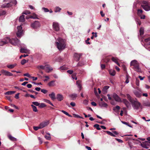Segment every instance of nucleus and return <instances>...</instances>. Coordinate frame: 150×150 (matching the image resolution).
Wrapping results in <instances>:
<instances>
[{
	"label": "nucleus",
	"instance_id": "1",
	"mask_svg": "<svg viewBox=\"0 0 150 150\" xmlns=\"http://www.w3.org/2000/svg\"><path fill=\"white\" fill-rule=\"evenodd\" d=\"M55 45L59 50L62 51L65 48V41L63 39L59 38L56 41Z\"/></svg>",
	"mask_w": 150,
	"mask_h": 150
},
{
	"label": "nucleus",
	"instance_id": "2",
	"mask_svg": "<svg viewBox=\"0 0 150 150\" xmlns=\"http://www.w3.org/2000/svg\"><path fill=\"white\" fill-rule=\"evenodd\" d=\"M131 66H133L134 69L137 72H140L141 70L139 67V64L135 60L132 61L130 64Z\"/></svg>",
	"mask_w": 150,
	"mask_h": 150
},
{
	"label": "nucleus",
	"instance_id": "3",
	"mask_svg": "<svg viewBox=\"0 0 150 150\" xmlns=\"http://www.w3.org/2000/svg\"><path fill=\"white\" fill-rule=\"evenodd\" d=\"M10 41L9 43H10L13 45H17L18 46H21V47H22L23 45H24L23 44H21L20 41L16 38H13L12 39L10 38Z\"/></svg>",
	"mask_w": 150,
	"mask_h": 150
},
{
	"label": "nucleus",
	"instance_id": "4",
	"mask_svg": "<svg viewBox=\"0 0 150 150\" xmlns=\"http://www.w3.org/2000/svg\"><path fill=\"white\" fill-rule=\"evenodd\" d=\"M17 3V2L16 0H13L12 1H10L9 3L3 4L1 6V7L3 8H9L11 7L13 5H16Z\"/></svg>",
	"mask_w": 150,
	"mask_h": 150
},
{
	"label": "nucleus",
	"instance_id": "5",
	"mask_svg": "<svg viewBox=\"0 0 150 150\" xmlns=\"http://www.w3.org/2000/svg\"><path fill=\"white\" fill-rule=\"evenodd\" d=\"M142 7L146 11H148L150 10V3L146 1H144L141 5Z\"/></svg>",
	"mask_w": 150,
	"mask_h": 150
},
{
	"label": "nucleus",
	"instance_id": "6",
	"mask_svg": "<svg viewBox=\"0 0 150 150\" xmlns=\"http://www.w3.org/2000/svg\"><path fill=\"white\" fill-rule=\"evenodd\" d=\"M131 104L134 109H138L140 106V103L136 100H134L131 103Z\"/></svg>",
	"mask_w": 150,
	"mask_h": 150
},
{
	"label": "nucleus",
	"instance_id": "7",
	"mask_svg": "<svg viewBox=\"0 0 150 150\" xmlns=\"http://www.w3.org/2000/svg\"><path fill=\"white\" fill-rule=\"evenodd\" d=\"M40 25L38 21H35L31 24V26L33 29L37 30L40 27Z\"/></svg>",
	"mask_w": 150,
	"mask_h": 150
},
{
	"label": "nucleus",
	"instance_id": "8",
	"mask_svg": "<svg viewBox=\"0 0 150 150\" xmlns=\"http://www.w3.org/2000/svg\"><path fill=\"white\" fill-rule=\"evenodd\" d=\"M17 28L18 30V32L16 33L17 36L19 38L21 37L23 33L22 27L21 25L18 26Z\"/></svg>",
	"mask_w": 150,
	"mask_h": 150
},
{
	"label": "nucleus",
	"instance_id": "9",
	"mask_svg": "<svg viewBox=\"0 0 150 150\" xmlns=\"http://www.w3.org/2000/svg\"><path fill=\"white\" fill-rule=\"evenodd\" d=\"M10 41L9 38L6 37L4 38L3 40H0V46H2L8 43Z\"/></svg>",
	"mask_w": 150,
	"mask_h": 150
},
{
	"label": "nucleus",
	"instance_id": "10",
	"mask_svg": "<svg viewBox=\"0 0 150 150\" xmlns=\"http://www.w3.org/2000/svg\"><path fill=\"white\" fill-rule=\"evenodd\" d=\"M53 27L54 30L58 31L59 30V27L58 23L57 22H54L53 23Z\"/></svg>",
	"mask_w": 150,
	"mask_h": 150
},
{
	"label": "nucleus",
	"instance_id": "11",
	"mask_svg": "<svg viewBox=\"0 0 150 150\" xmlns=\"http://www.w3.org/2000/svg\"><path fill=\"white\" fill-rule=\"evenodd\" d=\"M1 72L3 75L6 76H11L13 75L12 73L5 70H1Z\"/></svg>",
	"mask_w": 150,
	"mask_h": 150
},
{
	"label": "nucleus",
	"instance_id": "12",
	"mask_svg": "<svg viewBox=\"0 0 150 150\" xmlns=\"http://www.w3.org/2000/svg\"><path fill=\"white\" fill-rule=\"evenodd\" d=\"M113 97L116 101L118 102L121 101V99L116 93H114L113 94Z\"/></svg>",
	"mask_w": 150,
	"mask_h": 150
},
{
	"label": "nucleus",
	"instance_id": "13",
	"mask_svg": "<svg viewBox=\"0 0 150 150\" xmlns=\"http://www.w3.org/2000/svg\"><path fill=\"white\" fill-rule=\"evenodd\" d=\"M56 98L58 100L61 101L64 99V96L62 94L58 93L57 95Z\"/></svg>",
	"mask_w": 150,
	"mask_h": 150
},
{
	"label": "nucleus",
	"instance_id": "14",
	"mask_svg": "<svg viewBox=\"0 0 150 150\" xmlns=\"http://www.w3.org/2000/svg\"><path fill=\"white\" fill-rule=\"evenodd\" d=\"M53 70L52 68L49 65H46L45 71L46 72L49 73Z\"/></svg>",
	"mask_w": 150,
	"mask_h": 150
},
{
	"label": "nucleus",
	"instance_id": "15",
	"mask_svg": "<svg viewBox=\"0 0 150 150\" xmlns=\"http://www.w3.org/2000/svg\"><path fill=\"white\" fill-rule=\"evenodd\" d=\"M48 122H43L41 123L39 125L40 128L41 129L45 127L48 125Z\"/></svg>",
	"mask_w": 150,
	"mask_h": 150
},
{
	"label": "nucleus",
	"instance_id": "16",
	"mask_svg": "<svg viewBox=\"0 0 150 150\" xmlns=\"http://www.w3.org/2000/svg\"><path fill=\"white\" fill-rule=\"evenodd\" d=\"M56 81L55 80H53L48 83V85L50 87H52L56 86V83H55Z\"/></svg>",
	"mask_w": 150,
	"mask_h": 150
},
{
	"label": "nucleus",
	"instance_id": "17",
	"mask_svg": "<svg viewBox=\"0 0 150 150\" xmlns=\"http://www.w3.org/2000/svg\"><path fill=\"white\" fill-rule=\"evenodd\" d=\"M99 106L101 107L107 108L108 106L107 104L103 102H100L99 103Z\"/></svg>",
	"mask_w": 150,
	"mask_h": 150
},
{
	"label": "nucleus",
	"instance_id": "18",
	"mask_svg": "<svg viewBox=\"0 0 150 150\" xmlns=\"http://www.w3.org/2000/svg\"><path fill=\"white\" fill-rule=\"evenodd\" d=\"M81 54L75 53L74 54V57L75 58V60L77 61L79 60V58Z\"/></svg>",
	"mask_w": 150,
	"mask_h": 150
},
{
	"label": "nucleus",
	"instance_id": "19",
	"mask_svg": "<svg viewBox=\"0 0 150 150\" xmlns=\"http://www.w3.org/2000/svg\"><path fill=\"white\" fill-rule=\"evenodd\" d=\"M112 60L115 63H116L118 66H120V64L118 62L119 59L116 57H112Z\"/></svg>",
	"mask_w": 150,
	"mask_h": 150
},
{
	"label": "nucleus",
	"instance_id": "20",
	"mask_svg": "<svg viewBox=\"0 0 150 150\" xmlns=\"http://www.w3.org/2000/svg\"><path fill=\"white\" fill-rule=\"evenodd\" d=\"M26 18L27 19H28L29 18H38L37 15L35 13H34L33 14V16H26Z\"/></svg>",
	"mask_w": 150,
	"mask_h": 150
},
{
	"label": "nucleus",
	"instance_id": "21",
	"mask_svg": "<svg viewBox=\"0 0 150 150\" xmlns=\"http://www.w3.org/2000/svg\"><path fill=\"white\" fill-rule=\"evenodd\" d=\"M62 8L58 6H56L55 7L54 11L55 13L60 12L61 11Z\"/></svg>",
	"mask_w": 150,
	"mask_h": 150
},
{
	"label": "nucleus",
	"instance_id": "22",
	"mask_svg": "<svg viewBox=\"0 0 150 150\" xmlns=\"http://www.w3.org/2000/svg\"><path fill=\"white\" fill-rule=\"evenodd\" d=\"M20 52L21 53H27L29 52V50L25 47L21 48Z\"/></svg>",
	"mask_w": 150,
	"mask_h": 150
},
{
	"label": "nucleus",
	"instance_id": "23",
	"mask_svg": "<svg viewBox=\"0 0 150 150\" xmlns=\"http://www.w3.org/2000/svg\"><path fill=\"white\" fill-rule=\"evenodd\" d=\"M123 102L125 104L127 108H129L130 106V105L128 101L125 99H123L122 100Z\"/></svg>",
	"mask_w": 150,
	"mask_h": 150
},
{
	"label": "nucleus",
	"instance_id": "24",
	"mask_svg": "<svg viewBox=\"0 0 150 150\" xmlns=\"http://www.w3.org/2000/svg\"><path fill=\"white\" fill-rule=\"evenodd\" d=\"M49 96L50 97L52 100H54L56 98H55V94L54 92H52L51 93L49 94Z\"/></svg>",
	"mask_w": 150,
	"mask_h": 150
},
{
	"label": "nucleus",
	"instance_id": "25",
	"mask_svg": "<svg viewBox=\"0 0 150 150\" xmlns=\"http://www.w3.org/2000/svg\"><path fill=\"white\" fill-rule=\"evenodd\" d=\"M134 93L135 95L137 97H140L141 96V93L138 91H135Z\"/></svg>",
	"mask_w": 150,
	"mask_h": 150
},
{
	"label": "nucleus",
	"instance_id": "26",
	"mask_svg": "<svg viewBox=\"0 0 150 150\" xmlns=\"http://www.w3.org/2000/svg\"><path fill=\"white\" fill-rule=\"evenodd\" d=\"M45 137L47 140H50L51 139L50 134L49 133H47L45 136Z\"/></svg>",
	"mask_w": 150,
	"mask_h": 150
},
{
	"label": "nucleus",
	"instance_id": "27",
	"mask_svg": "<svg viewBox=\"0 0 150 150\" xmlns=\"http://www.w3.org/2000/svg\"><path fill=\"white\" fill-rule=\"evenodd\" d=\"M110 74L112 76H114L115 74V70L110 69L109 70Z\"/></svg>",
	"mask_w": 150,
	"mask_h": 150
},
{
	"label": "nucleus",
	"instance_id": "28",
	"mask_svg": "<svg viewBox=\"0 0 150 150\" xmlns=\"http://www.w3.org/2000/svg\"><path fill=\"white\" fill-rule=\"evenodd\" d=\"M45 66H45L43 65H40L37 66V67L38 69H45Z\"/></svg>",
	"mask_w": 150,
	"mask_h": 150
},
{
	"label": "nucleus",
	"instance_id": "29",
	"mask_svg": "<svg viewBox=\"0 0 150 150\" xmlns=\"http://www.w3.org/2000/svg\"><path fill=\"white\" fill-rule=\"evenodd\" d=\"M24 16H25L24 15H22L19 18L20 22H23L25 21V19Z\"/></svg>",
	"mask_w": 150,
	"mask_h": 150
},
{
	"label": "nucleus",
	"instance_id": "30",
	"mask_svg": "<svg viewBox=\"0 0 150 150\" xmlns=\"http://www.w3.org/2000/svg\"><path fill=\"white\" fill-rule=\"evenodd\" d=\"M70 97L72 98L73 100H74L77 97V95L76 94L74 93L70 95Z\"/></svg>",
	"mask_w": 150,
	"mask_h": 150
},
{
	"label": "nucleus",
	"instance_id": "31",
	"mask_svg": "<svg viewBox=\"0 0 150 150\" xmlns=\"http://www.w3.org/2000/svg\"><path fill=\"white\" fill-rule=\"evenodd\" d=\"M15 91H8L4 93L5 95H10L15 93Z\"/></svg>",
	"mask_w": 150,
	"mask_h": 150
},
{
	"label": "nucleus",
	"instance_id": "32",
	"mask_svg": "<svg viewBox=\"0 0 150 150\" xmlns=\"http://www.w3.org/2000/svg\"><path fill=\"white\" fill-rule=\"evenodd\" d=\"M80 81L78 80L76 81V84L77 85L78 88H79V90H81V85L80 84Z\"/></svg>",
	"mask_w": 150,
	"mask_h": 150
},
{
	"label": "nucleus",
	"instance_id": "33",
	"mask_svg": "<svg viewBox=\"0 0 150 150\" xmlns=\"http://www.w3.org/2000/svg\"><path fill=\"white\" fill-rule=\"evenodd\" d=\"M126 96L127 98L131 103L134 100L132 99L130 95L129 94H127Z\"/></svg>",
	"mask_w": 150,
	"mask_h": 150
},
{
	"label": "nucleus",
	"instance_id": "34",
	"mask_svg": "<svg viewBox=\"0 0 150 150\" xmlns=\"http://www.w3.org/2000/svg\"><path fill=\"white\" fill-rule=\"evenodd\" d=\"M8 138L10 139L13 141H17V139L15 137H12L11 135H9L8 136Z\"/></svg>",
	"mask_w": 150,
	"mask_h": 150
},
{
	"label": "nucleus",
	"instance_id": "35",
	"mask_svg": "<svg viewBox=\"0 0 150 150\" xmlns=\"http://www.w3.org/2000/svg\"><path fill=\"white\" fill-rule=\"evenodd\" d=\"M109 88V86H104L103 89V91L105 92L106 93L107 92V90Z\"/></svg>",
	"mask_w": 150,
	"mask_h": 150
},
{
	"label": "nucleus",
	"instance_id": "36",
	"mask_svg": "<svg viewBox=\"0 0 150 150\" xmlns=\"http://www.w3.org/2000/svg\"><path fill=\"white\" fill-rule=\"evenodd\" d=\"M16 64H11L9 65H7V67L9 69H12L13 68Z\"/></svg>",
	"mask_w": 150,
	"mask_h": 150
},
{
	"label": "nucleus",
	"instance_id": "37",
	"mask_svg": "<svg viewBox=\"0 0 150 150\" xmlns=\"http://www.w3.org/2000/svg\"><path fill=\"white\" fill-rule=\"evenodd\" d=\"M31 106L33 109L34 111L35 112H37L38 111L37 108L36 106L33 105H31Z\"/></svg>",
	"mask_w": 150,
	"mask_h": 150
},
{
	"label": "nucleus",
	"instance_id": "38",
	"mask_svg": "<svg viewBox=\"0 0 150 150\" xmlns=\"http://www.w3.org/2000/svg\"><path fill=\"white\" fill-rule=\"evenodd\" d=\"M105 132L109 135L111 136H112V137H115V135L113 133L111 132H110L109 131H106Z\"/></svg>",
	"mask_w": 150,
	"mask_h": 150
},
{
	"label": "nucleus",
	"instance_id": "39",
	"mask_svg": "<svg viewBox=\"0 0 150 150\" xmlns=\"http://www.w3.org/2000/svg\"><path fill=\"white\" fill-rule=\"evenodd\" d=\"M99 127V125L97 124H96L94 125V127L96 128L98 130H100L101 129Z\"/></svg>",
	"mask_w": 150,
	"mask_h": 150
},
{
	"label": "nucleus",
	"instance_id": "40",
	"mask_svg": "<svg viewBox=\"0 0 150 150\" xmlns=\"http://www.w3.org/2000/svg\"><path fill=\"white\" fill-rule=\"evenodd\" d=\"M143 12V11L141 9H138L137 10V14L138 16H140L142 15V13Z\"/></svg>",
	"mask_w": 150,
	"mask_h": 150
},
{
	"label": "nucleus",
	"instance_id": "41",
	"mask_svg": "<svg viewBox=\"0 0 150 150\" xmlns=\"http://www.w3.org/2000/svg\"><path fill=\"white\" fill-rule=\"evenodd\" d=\"M46 106V105L44 103H41V104H40V105H39V107L40 108H44Z\"/></svg>",
	"mask_w": 150,
	"mask_h": 150
},
{
	"label": "nucleus",
	"instance_id": "42",
	"mask_svg": "<svg viewBox=\"0 0 150 150\" xmlns=\"http://www.w3.org/2000/svg\"><path fill=\"white\" fill-rule=\"evenodd\" d=\"M64 114H65L67 116H68L70 117H71V116L69 115V114L67 112L64 111L63 110H62L61 111Z\"/></svg>",
	"mask_w": 150,
	"mask_h": 150
},
{
	"label": "nucleus",
	"instance_id": "43",
	"mask_svg": "<svg viewBox=\"0 0 150 150\" xmlns=\"http://www.w3.org/2000/svg\"><path fill=\"white\" fill-rule=\"evenodd\" d=\"M6 13V12L4 11H0V16L5 15Z\"/></svg>",
	"mask_w": 150,
	"mask_h": 150
},
{
	"label": "nucleus",
	"instance_id": "44",
	"mask_svg": "<svg viewBox=\"0 0 150 150\" xmlns=\"http://www.w3.org/2000/svg\"><path fill=\"white\" fill-rule=\"evenodd\" d=\"M45 101L46 102H47L49 104H50V105H51L53 106L54 105L53 104L50 102V101L48 100H45Z\"/></svg>",
	"mask_w": 150,
	"mask_h": 150
},
{
	"label": "nucleus",
	"instance_id": "45",
	"mask_svg": "<svg viewBox=\"0 0 150 150\" xmlns=\"http://www.w3.org/2000/svg\"><path fill=\"white\" fill-rule=\"evenodd\" d=\"M129 76L127 75L126 76V81L125 83H128L129 82V80L128 79Z\"/></svg>",
	"mask_w": 150,
	"mask_h": 150
},
{
	"label": "nucleus",
	"instance_id": "46",
	"mask_svg": "<svg viewBox=\"0 0 150 150\" xmlns=\"http://www.w3.org/2000/svg\"><path fill=\"white\" fill-rule=\"evenodd\" d=\"M28 61H26V60L25 59H23L22 60L21 62V64L22 65H23L25 64L26 62H28Z\"/></svg>",
	"mask_w": 150,
	"mask_h": 150
},
{
	"label": "nucleus",
	"instance_id": "47",
	"mask_svg": "<svg viewBox=\"0 0 150 150\" xmlns=\"http://www.w3.org/2000/svg\"><path fill=\"white\" fill-rule=\"evenodd\" d=\"M42 9L45 12H47L49 11V10L48 8L45 7L42 8Z\"/></svg>",
	"mask_w": 150,
	"mask_h": 150
},
{
	"label": "nucleus",
	"instance_id": "48",
	"mask_svg": "<svg viewBox=\"0 0 150 150\" xmlns=\"http://www.w3.org/2000/svg\"><path fill=\"white\" fill-rule=\"evenodd\" d=\"M122 122L125 125H127V126H128L129 127H132L129 124V123L128 122H125L124 121H122Z\"/></svg>",
	"mask_w": 150,
	"mask_h": 150
},
{
	"label": "nucleus",
	"instance_id": "49",
	"mask_svg": "<svg viewBox=\"0 0 150 150\" xmlns=\"http://www.w3.org/2000/svg\"><path fill=\"white\" fill-rule=\"evenodd\" d=\"M140 34L141 35H142L144 33V29L143 28H141L139 30Z\"/></svg>",
	"mask_w": 150,
	"mask_h": 150
},
{
	"label": "nucleus",
	"instance_id": "50",
	"mask_svg": "<svg viewBox=\"0 0 150 150\" xmlns=\"http://www.w3.org/2000/svg\"><path fill=\"white\" fill-rule=\"evenodd\" d=\"M32 103L34 105L36 106H39L40 105V103L37 102H32Z\"/></svg>",
	"mask_w": 150,
	"mask_h": 150
},
{
	"label": "nucleus",
	"instance_id": "51",
	"mask_svg": "<svg viewBox=\"0 0 150 150\" xmlns=\"http://www.w3.org/2000/svg\"><path fill=\"white\" fill-rule=\"evenodd\" d=\"M120 109V107L119 106L117 105L115 107H114L113 108V110L114 111H115L116 110H119Z\"/></svg>",
	"mask_w": 150,
	"mask_h": 150
},
{
	"label": "nucleus",
	"instance_id": "52",
	"mask_svg": "<svg viewBox=\"0 0 150 150\" xmlns=\"http://www.w3.org/2000/svg\"><path fill=\"white\" fill-rule=\"evenodd\" d=\"M33 129L35 131H37L39 129H41L40 128V126L39 125V126L37 127H35L34 126L33 127Z\"/></svg>",
	"mask_w": 150,
	"mask_h": 150
},
{
	"label": "nucleus",
	"instance_id": "53",
	"mask_svg": "<svg viewBox=\"0 0 150 150\" xmlns=\"http://www.w3.org/2000/svg\"><path fill=\"white\" fill-rule=\"evenodd\" d=\"M41 92L44 94H45L47 93V91L45 89H42L41 90Z\"/></svg>",
	"mask_w": 150,
	"mask_h": 150
},
{
	"label": "nucleus",
	"instance_id": "54",
	"mask_svg": "<svg viewBox=\"0 0 150 150\" xmlns=\"http://www.w3.org/2000/svg\"><path fill=\"white\" fill-rule=\"evenodd\" d=\"M60 69H61L63 70H66L67 69V67H66L64 66H63L62 67H60Z\"/></svg>",
	"mask_w": 150,
	"mask_h": 150
},
{
	"label": "nucleus",
	"instance_id": "55",
	"mask_svg": "<svg viewBox=\"0 0 150 150\" xmlns=\"http://www.w3.org/2000/svg\"><path fill=\"white\" fill-rule=\"evenodd\" d=\"M72 78L73 79H75V80H77V77H76V75L75 74H73L72 75Z\"/></svg>",
	"mask_w": 150,
	"mask_h": 150
},
{
	"label": "nucleus",
	"instance_id": "56",
	"mask_svg": "<svg viewBox=\"0 0 150 150\" xmlns=\"http://www.w3.org/2000/svg\"><path fill=\"white\" fill-rule=\"evenodd\" d=\"M23 13L25 14L26 15H27L28 14H30V12L28 11H26L25 12H24V13Z\"/></svg>",
	"mask_w": 150,
	"mask_h": 150
},
{
	"label": "nucleus",
	"instance_id": "57",
	"mask_svg": "<svg viewBox=\"0 0 150 150\" xmlns=\"http://www.w3.org/2000/svg\"><path fill=\"white\" fill-rule=\"evenodd\" d=\"M136 83L137 86H139V80H138L137 79H136Z\"/></svg>",
	"mask_w": 150,
	"mask_h": 150
},
{
	"label": "nucleus",
	"instance_id": "58",
	"mask_svg": "<svg viewBox=\"0 0 150 150\" xmlns=\"http://www.w3.org/2000/svg\"><path fill=\"white\" fill-rule=\"evenodd\" d=\"M23 76H26L28 77H30V75H29V74L28 73H27L26 74H24Z\"/></svg>",
	"mask_w": 150,
	"mask_h": 150
},
{
	"label": "nucleus",
	"instance_id": "59",
	"mask_svg": "<svg viewBox=\"0 0 150 150\" xmlns=\"http://www.w3.org/2000/svg\"><path fill=\"white\" fill-rule=\"evenodd\" d=\"M70 104L72 107H74L76 105L75 103L73 102H71Z\"/></svg>",
	"mask_w": 150,
	"mask_h": 150
},
{
	"label": "nucleus",
	"instance_id": "60",
	"mask_svg": "<svg viewBox=\"0 0 150 150\" xmlns=\"http://www.w3.org/2000/svg\"><path fill=\"white\" fill-rule=\"evenodd\" d=\"M45 77L46 78V79L44 80V81H47L48 80L50 79V78L48 76H45Z\"/></svg>",
	"mask_w": 150,
	"mask_h": 150
},
{
	"label": "nucleus",
	"instance_id": "61",
	"mask_svg": "<svg viewBox=\"0 0 150 150\" xmlns=\"http://www.w3.org/2000/svg\"><path fill=\"white\" fill-rule=\"evenodd\" d=\"M136 21L137 22V23L139 25H140L141 24V22L139 20L137 19Z\"/></svg>",
	"mask_w": 150,
	"mask_h": 150
},
{
	"label": "nucleus",
	"instance_id": "62",
	"mask_svg": "<svg viewBox=\"0 0 150 150\" xmlns=\"http://www.w3.org/2000/svg\"><path fill=\"white\" fill-rule=\"evenodd\" d=\"M68 73L70 74H71L73 72V71L71 70H69L67 71Z\"/></svg>",
	"mask_w": 150,
	"mask_h": 150
},
{
	"label": "nucleus",
	"instance_id": "63",
	"mask_svg": "<svg viewBox=\"0 0 150 150\" xmlns=\"http://www.w3.org/2000/svg\"><path fill=\"white\" fill-rule=\"evenodd\" d=\"M140 17V18L141 19H144L145 18V16L144 15H141L140 16H139Z\"/></svg>",
	"mask_w": 150,
	"mask_h": 150
},
{
	"label": "nucleus",
	"instance_id": "64",
	"mask_svg": "<svg viewBox=\"0 0 150 150\" xmlns=\"http://www.w3.org/2000/svg\"><path fill=\"white\" fill-rule=\"evenodd\" d=\"M145 105L146 106L150 107V103L147 102L145 103Z\"/></svg>",
	"mask_w": 150,
	"mask_h": 150
}]
</instances>
